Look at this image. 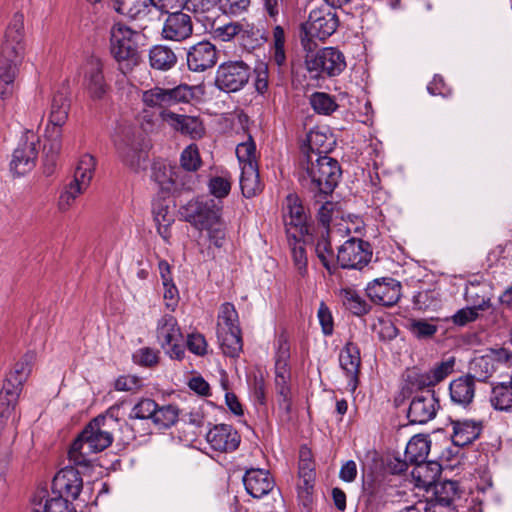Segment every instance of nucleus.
Here are the masks:
<instances>
[{
  "label": "nucleus",
  "instance_id": "obj_43",
  "mask_svg": "<svg viewBox=\"0 0 512 512\" xmlns=\"http://www.w3.org/2000/svg\"><path fill=\"white\" fill-rule=\"evenodd\" d=\"M217 326V330H234L236 332H238V330H241L238 312L234 304L230 302H225L220 306Z\"/></svg>",
  "mask_w": 512,
  "mask_h": 512
},
{
  "label": "nucleus",
  "instance_id": "obj_13",
  "mask_svg": "<svg viewBox=\"0 0 512 512\" xmlns=\"http://www.w3.org/2000/svg\"><path fill=\"white\" fill-rule=\"evenodd\" d=\"M39 137L33 132H26L13 151L10 171L20 177L32 171L38 157Z\"/></svg>",
  "mask_w": 512,
  "mask_h": 512
},
{
  "label": "nucleus",
  "instance_id": "obj_41",
  "mask_svg": "<svg viewBox=\"0 0 512 512\" xmlns=\"http://www.w3.org/2000/svg\"><path fill=\"white\" fill-rule=\"evenodd\" d=\"M491 405L500 411H509L512 409V381L508 383H498L493 385L491 396Z\"/></svg>",
  "mask_w": 512,
  "mask_h": 512
},
{
  "label": "nucleus",
  "instance_id": "obj_8",
  "mask_svg": "<svg viewBox=\"0 0 512 512\" xmlns=\"http://www.w3.org/2000/svg\"><path fill=\"white\" fill-rule=\"evenodd\" d=\"M114 145L120 161L125 166L135 172L145 169L148 160V146L144 143L141 134H136L131 129H124L115 138Z\"/></svg>",
  "mask_w": 512,
  "mask_h": 512
},
{
  "label": "nucleus",
  "instance_id": "obj_42",
  "mask_svg": "<svg viewBox=\"0 0 512 512\" xmlns=\"http://www.w3.org/2000/svg\"><path fill=\"white\" fill-rule=\"evenodd\" d=\"M274 370H289L290 368V342L285 332H281L274 343Z\"/></svg>",
  "mask_w": 512,
  "mask_h": 512
},
{
  "label": "nucleus",
  "instance_id": "obj_5",
  "mask_svg": "<svg viewBox=\"0 0 512 512\" xmlns=\"http://www.w3.org/2000/svg\"><path fill=\"white\" fill-rule=\"evenodd\" d=\"M35 360L34 351L26 352L6 375L0 391V426L12 415Z\"/></svg>",
  "mask_w": 512,
  "mask_h": 512
},
{
  "label": "nucleus",
  "instance_id": "obj_62",
  "mask_svg": "<svg viewBox=\"0 0 512 512\" xmlns=\"http://www.w3.org/2000/svg\"><path fill=\"white\" fill-rule=\"evenodd\" d=\"M409 330L415 337L425 339L437 332V326L425 320H412L409 323Z\"/></svg>",
  "mask_w": 512,
  "mask_h": 512
},
{
  "label": "nucleus",
  "instance_id": "obj_35",
  "mask_svg": "<svg viewBox=\"0 0 512 512\" xmlns=\"http://www.w3.org/2000/svg\"><path fill=\"white\" fill-rule=\"evenodd\" d=\"M338 296L344 308L355 316H363L371 309L366 300L352 288L340 289Z\"/></svg>",
  "mask_w": 512,
  "mask_h": 512
},
{
  "label": "nucleus",
  "instance_id": "obj_52",
  "mask_svg": "<svg viewBox=\"0 0 512 512\" xmlns=\"http://www.w3.org/2000/svg\"><path fill=\"white\" fill-rule=\"evenodd\" d=\"M142 101L148 107L166 108L169 106L167 89L155 86L142 94Z\"/></svg>",
  "mask_w": 512,
  "mask_h": 512
},
{
  "label": "nucleus",
  "instance_id": "obj_17",
  "mask_svg": "<svg viewBox=\"0 0 512 512\" xmlns=\"http://www.w3.org/2000/svg\"><path fill=\"white\" fill-rule=\"evenodd\" d=\"M24 49V15L22 13H15L5 32L1 57L3 59H10L11 57L23 58Z\"/></svg>",
  "mask_w": 512,
  "mask_h": 512
},
{
  "label": "nucleus",
  "instance_id": "obj_34",
  "mask_svg": "<svg viewBox=\"0 0 512 512\" xmlns=\"http://www.w3.org/2000/svg\"><path fill=\"white\" fill-rule=\"evenodd\" d=\"M149 63L153 69L168 71L177 63L175 52L166 45H155L149 50Z\"/></svg>",
  "mask_w": 512,
  "mask_h": 512
},
{
  "label": "nucleus",
  "instance_id": "obj_2",
  "mask_svg": "<svg viewBox=\"0 0 512 512\" xmlns=\"http://www.w3.org/2000/svg\"><path fill=\"white\" fill-rule=\"evenodd\" d=\"M112 411L111 408L106 414L92 419L73 441L68 456L75 466H88L91 454L101 452L112 444L113 436L109 429L117 423Z\"/></svg>",
  "mask_w": 512,
  "mask_h": 512
},
{
  "label": "nucleus",
  "instance_id": "obj_54",
  "mask_svg": "<svg viewBox=\"0 0 512 512\" xmlns=\"http://www.w3.org/2000/svg\"><path fill=\"white\" fill-rule=\"evenodd\" d=\"M202 164L196 144H190L181 153L180 165L186 172H196Z\"/></svg>",
  "mask_w": 512,
  "mask_h": 512
},
{
  "label": "nucleus",
  "instance_id": "obj_46",
  "mask_svg": "<svg viewBox=\"0 0 512 512\" xmlns=\"http://www.w3.org/2000/svg\"><path fill=\"white\" fill-rule=\"evenodd\" d=\"M310 104L317 114L330 115L338 109L333 96L325 92H315L310 96Z\"/></svg>",
  "mask_w": 512,
  "mask_h": 512
},
{
  "label": "nucleus",
  "instance_id": "obj_56",
  "mask_svg": "<svg viewBox=\"0 0 512 512\" xmlns=\"http://www.w3.org/2000/svg\"><path fill=\"white\" fill-rule=\"evenodd\" d=\"M169 106L179 103H189L194 98V88L187 84H180L174 88L167 89Z\"/></svg>",
  "mask_w": 512,
  "mask_h": 512
},
{
  "label": "nucleus",
  "instance_id": "obj_36",
  "mask_svg": "<svg viewBox=\"0 0 512 512\" xmlns=\"http://www.w3.org/2000/svg\"><path fill=\"white\" fill-rule=\"evenodd\" d=\"M240 188L245 198H252L261 192L262 185L259 178L258 166L253 167L251 164L242 166Z\"/></svg>",
  "mask_w": 512,
  "mask_h": 512
},
{
  "label": "nucleus",
  "instance_id": "obj_49",
  "mask_svg": "<svg viewBox=\"0 0 512 512\" xmlns=\"http://www.w3.org/2000/svg\"><path fill=\"white\" fill-rule=\"evenodd\" d=\"M236 156L241 167L248 166L249 164L253 167L258 166L256 144L251 135H248L246 141L237 145Z\"/></svg>",
  "mask_w": 512,
  "mask_h": 512
},
{
  "label": "nucleus",
  "instance_id": "obj_48",
  "mask_svg": "<svg viewBox=\"0 0 512 512\" xmlns=\"http://www.w3.org/2000/svg\"><path fill=\"white\" fill-rule=\"evenodd\" d=\"M315 469L314 464L309 459H300L299 462V478L301 483L299 489L305 492L307 496L312 494L315 483Z\"/></svg>",
  "mask_w": 512,
  "mask_h": 512
},
{
  "label": "nucleus",
  "instance_id": "obj_50",
  "mask_svg": "<svg viewBox=\"0 0 512 512\" xmlns=\"http://www.w3.org/2000/svg\"><path fill=\"white\" fill-rule=\"evenodd\" d=\"M22 60V57H11L10 59H3L1 57L0 83L16 85V78Z\"/></svg>",
  "mask_w": 512,
  "mask_h": 512
},
{
  "label": "nucleus",
  "instance_id": "obj_19",
  "mask_svg": "<svg viewBox=\"0 0 512 512\" xmlns=\"http://www.w3.org/2000/svg\"><path fill=\"white\" fill-rule=\"evenodd\" d=\"M193 34L192 18L182 11L169 13L164 21L161 35L165 40L182 42Z\"/></svg>",
  "mask_w": 512,
  "mask_h": 512
},
{
  "label": "nucleus",
  "instance_id": "obj_21",
  "mask_svg": "<svg viewBox=\"0 0 512 512\" xmlns=\"http://www.w3.org/2000/svg\"><path fill=\"white\" fill-rule=\"evenodd\" d=\"M206 440L213 450L228 453L239 447L241 437L231 425L218 424L207 432Z\"/></svg>",
  "mask_w": 512,
  "mask_h": 512
},
{
  "label": "nucleus",
  "instance_id": "obj_60",
  "mask_svg": "<svg viewBox=\"0 0 512 512\" xmlns=\"http://www.w3.org/2000/svg\"><path fill=\"white\" fill-rule=\"evenodd\" d=\"M208 233V239L216 248H222L226 243L227 227L223 219L217 221L205 229Z\"/></svg>",
  "mask_w": 512,
  "mask_h": 512
},
{
  "label": "nucleus",
  "instance_id": "obj_28",
  "mask_svg": "<svg viewBox=\"0 0 512 512\" xmlns=\"http://www.w3.org/2000/svg\"><path fill=\"white\" fill-rule=\"evenodd\" d=\"M443 466L438 461H424L416 466L412 474L417 477L418 481L427 488V491H435L438 484L448 483V480L439 481Z\"/></svg>",
  "mask_w": 512,
  "mask_h": 512
},
{
  "label": "nucleus",
  "instance_id": "obj_7",
  "mask_svg": "<svg viewBox=\"0 0 512 512\" xmlns=\"http://www.w3.org/2000/svg\"><path fill=\"white\" fill-rule=\"evenodd\" d=\"M305 67L314 79H326L340 75L346 61L343 53L334 47H325L305 56Z\"/></svg>",
  "mask_w": 512,
  "mask_h": 512
},
{
  "label": "nucleus",
  "instance_id": "obj_22",
  "mask_svg": "<svg viewBox=\"0 0 512 512\" xmlns=\"http://www.w3.org/2000/svg\"><path fill=\"white\" fill-rule=\"evenodd\" d=\"M339 364L348 379V388L354 392L359 384L361 366L360 349L357 344L347 342L339 353Z\"/></svg>",
  "mask_w": 512,
  "mask_h": 512
},
{
  "label": "nucleus",
  "instance_id": "obj_51",
  "mask_svg": "<svg viewBox=\"0 0 512 512\" xmlns=\"http://www.w3.org/2000/svg\"><path fill=\"white\" fill-rule=\"evenodd\" d=\"M425 512H448V491L444 484L435 486V491H432L427 501Z\"/></svg>",
  "mask_w": 512,
  "mask_h": 512
},
{
  "label": "nucleus",
  "instance_id": "obj_10",
  "mask_svg": "<svg viewBox=\"0 0 512 512\" xmlns=\"http://www.w3.org/2000/svg\"><path fill=\"white\" fill-rule=\"evenodd\" d=\"M156 337L161 348L171 359L182 360L184 358L183 334L173 315L165 314L158 320Z\"/></svg>",
  "mask_w": 512,
  "mask_h": 512
},
{
  "label": "nucleus",
  "instance_id": "obj_61",
  "mask_svg": "<svg viewBox=\"0 0 512 512\" xmlns=\"http://www.w3.org/2000/svg\"><path fill=\"white\" fill-rule=\"evenodd\" d=\"M239 38L242 40V44L247 48H254L259 43V38H262L260 29L255 25L245 23L242 24V29L239 32Z\"/></svg>",
  "mask_w": 512,
  "mask_h": 512
},
{
  "label": "nucleus",
  "instance_id": "obj_9",
  "mask_svg": "<svg viewBox=\"0 0 512 512\" xmlns=\"http://www.w3.org/2000/svg\"><path fill=\"white\" fill-rule=\"evenodd\" d=\"M181 217L198 230H204L222 219V206L214 199L196 198L179 209Z\"/></svg>",
  "mask_w": 512,
  "mask_h": 512
},
{
  "label": "nucleus",
  "instance_id": "obj_29",
  "mask_svg": "<svg viewBox=\"0 0 512 512\" xmlns=\"http://www.w3.org/2000/svg\"><path fill=\"white\" fill-rule=\"evenodd\" d=\"M475 393L474 376L465 375L450 382V399L454 404L467 408Z\"/></svg>",
  "mask_w": 512,
  "mask_h": 512
},
{
  "label": "nucleus",
  "instance_id": "obj_18",
  "mask_svg": "<svg viewBox=\"0 0 512 512\" xmlns=\"http://www.w3.org/2000/svg\"><path fill=\"white\" fill-rule=\"evenodd\" d=\"M186 60L190 71L204 72L216 65L218 51L211 42L203 40L189 47Z\"/></svg>",
  "mask_w": 512,
  "mask_h": 512
},
{
  "label": "nucleus",
  "instance_id": "obj_63",
  "mask_svg": "<svg viewBox=\"0 0 512 512\" xmlns=\"http://www.w3.org/2000/svg\"><path fill=\"white\" fill-rule=\"evenodd\" d=\"M141 387V379L134 375L119 376L114 382V389L121 392H136Z\"/></svg>",
  "mask_w": 512,
  "mask_h": 512
},
{
  "label": "nucleus",
  "instance_id": "obj_64",
  "mask_svg": "<svg viewBox=\"0 0 512 512\" xmlns=\"http://www.w3.org/2000/svg\"><path fill=\"white\" fill-rule=\"evenodd\" d=\"M135 363L144 367H153L159 361V352L149 347L140 348L134 355Z\"/></svg>",
  "mask_w": 512,
  "mask_h": 512
},
{
  "label": "nucleus",
  "instance_id": "obj_38",
  "mask_svg": "<svg viewBox=\"0 0 512 512\" xmlns=\"http://www.w3.org/2000/svg\"><path fill=\"white\" fill-rule=\"evenodd\" d=\"M217 338L223 354L231 358L239 356L243 347L241 330L238 332L217 330Z\"/></svg>",
  "mask_w": 512,
  "mask_h": 512
},
{
  "label": "nucleus",
  "instance_id": "obj_37",
  "mask_svg": "<svg viewBox=\"0 0 512 512\" xmlns=\"http://www.w3.org/2000/svg\"><path fill=\"white\" fill-rule=\"evenodd\" d=\"M430 450V442L421 435L413 436L406 445L404 457L411 465L424 462Z\"/></svg>",
  "mask_w": 512,
  "mask_h": 512
},
{
  "label": "nucleus",
  "instance_id": "obj_32",
  "mask_svg": "<svg viewBox=\"0 0 512 512\" xmlns=\"http://www.w3.org/2000/svg\"><path fill=\"white\" fill-rule=\"evenodd\" d=\"M491 296L490 288L486 284L470 283L465 287V300L478 311H484L491 306Z\"/></svg>",
  "mask_w": 512,
  "mask_h": 512
},
{
  "label": "nucleus",
  "instance_id": "obj_11",
  "mask_svg": "<svg viewBox=\"0 0 512 512\" xmlns=\"http://www.w3.org/2000/svg\"><path fill=\"white\" fill-rule=\"evenodd\" d=\"M250 76L251 69L244 61H227L218 66L215 85L226 93L237 92L248 83Z\"/></svg>",
  "mask_w": 512,
  "mask_h": 512
},
{
  "label": "nucleus",
  "instance_id": "obj_27",
  "mask_svg": "<svg viewBox=\"0 0 512 512\" xmlns=\"http://www.w3.org/2000/svg\"><path fill=\"white\" fill-rule=\"evenodd\" d=\"M53 487L67 498L76 499L82 488L83 481L79 471L73 467L61 469L53 479Z\"/></svg>",
  "mask_w": 512,
  "mask_h": 512
},
{
  "label": "nucleus",
  "instance_id": "obj_57",
  "mask_svg": "<svg viewBox=\"0 0 512 512\" xmlns=\"http://www.w3.org/2000/svg\"><path fill=\"white\" fill-rule=\"evenodd\" d=\"M248 384L254 401L266 405V384L262 373H254Z\"/></svg>",
  "mask_w": 512,
  "mask_h": 512
},
{
  "label": "nucleus",
  "instance_id": "obj_24",
  "mask_svg": "<svg viewBox=\"0 0 512 512\" xmlns=\"http://www.w3.org/2000/svg\"><path fill=\"white\" fill-rule=\"evenodd\" d=\"M283 221L286 235H288V229H291L294 233L300 234V236H304V233L307 232L304 207L299 197L295 194H289L285 199Z\"/></svg>",
  "mask_w": 512,
  "mask_h": 512
},
{
  "label": "nucleus",
  "instance_id": "obj_16",
  "mask_svg": "<svg viewBox=\"0 0 512 512\" xmlns=\"http://www.w3.org/2000/svg\"><path fill=\"white\" fill-rule=\"evenodd\" d=\"M401 283L391 277L375 279L366 287V294L375 304L391 307L401 298Z\"/></svg>",
  "mask_w": 512,
  "mask_h": 512
},
{
  "label": "nucleus",
  "instance_id": "obj_20",
  "mask_svg": "<svg viewBox=\"0 0 512 512\" xmlns=\"http://www.w3.org/2000/svg\"><path fill=\"white\" fill-rule=\"evenodd\" d=\"M152 177L166 192L191 191L195 185V179L192 176L182 175L166 166H155Z\"/></svg>",
  "mask_w": 512,
  "mask_h": 512
},
{
  "label": "nucleus",
  "instance_id": "obj_12",
  "mask_svg": "<svg viewBox=\"0 0 512 512\" xmlns=\"http://www.w3.org/2000/svg\"><path fill=\"white\" fill-rule=\"evenodd\" d=\"M372 258L370 243L362 239L350 238L339 248L336 255L337 269H363Z\"/></svg>",
  "mask_w": 512,
  "mask_h": 512
},
{
  "label": "nucleus",
  "instance_id": "obj_14",
  "mask_svg": "<svg viewBox=\"0 0 512 512\" xmlns=\"http://www.w3.org/2000/svg\"><path fill=\"white\" fill-rule=\"evenodd\" d=\"M339 26V19L335 9L323 6L313 9L308 21L303 25L306 36L326 40L333 35Z\"/></svg>",
  "mask_w": 512,
  "mask_h": 512
},
{
  "label": "nucleus",
  "instance_id": "obj_1",
  "mask_svg": "<svg viewBox=\"0 0 512 512\" xmlns=\"http://www.w3.org/2000/svg\"><path fill=\"white\" fill-rule=\"evenodd\" d=\"M447 375L448 361H442L425 373L416 367L406 369L401 394L403 397H412L407 410L410 424H426L435 418L440 406L435 391L430 388L444 380Z\"/></svg>",
  "mask_w": 512,
  "mask_h": 512
},
{
  "label": "nucleus",
  "instance_id": "obj_15",
  "mask_svg": "<svg viewBox=\"0 0 512 512\" xmlns=\"http://www.w3.org/2000/svg\"><path fill=\"white\" fill-rule=\"evenodd\" d=\"M160 118L174 131L192 140H199L205 135V126L199 116L177 114L164 109L160 112Z\"/></svg>",
  "mask_w": 512,
  "mask_h": 512
},
{
  "label": "nucleus",
  "instance_id": "obj_44",
  "mask_svg": "<svg viewBox=\"0 0 512 512\" xmlns=\"http://www.w3.org/2000/svg\"><path fill=\"white\" fill-rule=\"evenodd\" d=\"M180 411L176 405L168 404L155 408L153 423L160 429H167L176 424L179 419Z\"/></svg>",
  "mask_w": 512,
  "mask_h": 512
},
{
  "label": "nucleus",
  "instance_id": "obj_58",
  "mask_svg": "<svg viewBox=\"0 0 512 512\" xmlns=\"http://www.w3.org/2000/svg\"><path fill=\"white\" fill-rule=\"evenodd\" d=\"M209 192L218 199L227 197L231 191V181L227 177L214 176L208 182Z\"/></svg>",
  "mask_w": 512,
  "mask_h": 512
},
{
  "label": "nucleus",
  "instance_id": "obj_23",
  "mask_svg": "<svg viewBox=\"0 0 512 512\" xmlns=\"http://www.w3.org/2000/svg\"><path fill=\"white\" fill-rule=\"evenodd\" d=\"M84 86L94 100L102 99L106 94L108 85L103 74L101 60L92 58L87 61L84 69Z\"/></svg>",
  "mask_w": 512,
  "mask_h": 512
},
{
  "label": "nucleus",
  "instance_id": "obj_53",
  "mask_svg": "<svg viewBox=\"0 0 512 512\" xmlns=\"http://www.w3.org/2000/svg\"><path fill=\"white\" fill-rule=\"evenodd\" d=\"M86 189L79 186L72 181L66 184L63 190L60 193L58 199V208L60 211L64 212L70 209V207L74 204L76 198L81 195Z\"/></svg>",
  "mask_w": 512,
  "mask_h": 512
},
{
  "label": "nucleus",
  "instance_id": "obj_33",
  "mask_svg": "<svg viewBox=\"0 0 512 512\" xmlns=\"http://www.w3.org/2000/svg\"><path fill=\"white\" fill-rule=\"evenodd\" d=\"M275 372V390L278 397V405L280 409L286 413H290L292 407L291 398V371L289 370H274Z\"/></svg>",
  "mask_w": 512,
  "mask_h": 512
},
{
  "label": "nucleus",
  "instance_id": "obj_4",
  "mask_svg": "<svg viewBox=\"0 0 512 512\" xmlns=\"http://www.w3.org/2000/svg\"><path fill=\"white\" fill-rule=\"evenodd\" d=\"M146 36L130 26L118 22L110 29V53L122 72L130 71L140 62V47L145 45Z\"/></svg>",
  "mask_w": 512,
  "mask_h": 512
},
{
  "label": "nucleus",
  "instance_id": "obj_3",
  "mask_svg": "<svg viewBox=\"0 0 512 512\" xmlns=\"http://www.w3.org/2000/svg\"><path fill=\"white\" fill-rule=\"evenodd\" d=\"M302 172L300 181L302 185L315 194L330 195L340 180L342 170L338 161L313 149L307 155L306 161L301 162Z\"/></svg>",
  "mask_w": 512,
  "mask_h": 512
},
{
  "label": "nucleus",
  "instance_id": "obj_45",
  "mask_svg": "<svg viewBox=\"0 0 512 512\" xmlns=\"http://www.w3.org/2000/svg\"><path fill=\"white\" fill-rule=\"evenodd\" d=\"M149 0H116L115 10L124 16L137 18L147 14L150 10Z\"/></svg>",
  "mask_w": 512,
  "mask_h": 512
},
{
  "label": "nucleus",
  "instance_id": "obj_40",
  "mask_svg": "<svg viewBox=\"0 0 512 512\" xmlns=\"http://www.w3.org/2000/svg\"><path fill=\"white\" fill-rule=\"evenodd\" d=\"M95 167V158L90 154L83 155L77 164L71 181L87 190L94 176Z\"/></svg>",
  "mask_w": 512,
  "mask_h": 512
},
{
  "label": "nucleus",
  "instance_id": "obj_59",
  "mask_svg": "<svg viewBox=\"0 0 512 512\" xmlns=\"http://www.w3.org/2000/svg\"><path fill=\"white\" fill-rule=\"evenodd\" d=\"M217 5L223 14L238 16L248 9L250 0H217Z\"/></svg>",
  "mask_w": 512,
  "mask_h": 512
},
{
  "label": "nucleus",
  "instance_id": "obj_47",
  "mask_svg": "<svg viewBox=\"0 0 512 512\" xmlns=\"http://www.w3.org/2000/svg\"><path fill=\"white\" fill-rule=\"evenodd\" d=\"M413 308L419 311L436 310L440 306L439 293L435 290L418 291L413 296Z\"/></svg>",
  "mask_w": 512,
  "mask_h": 512
},
{
  "label": "nucleus",
  "instance_id": "obj_26",
  "mask_svg": "<svg viewBox=\"0 0 512 512\" xmlns=\"http://www.w3.org/2000/svg\"><path fill=\"white\" fill-rule=\"evenodd\" d=\"M450 424L453 425V435L450 437L453 445L464 447L473 443L479 438L482 431V422L469 419L450 418Z\"/></svg>",
  "mask_w": 512,
  "mask_h": 512
},
{
  "label": "nucleus",
  "instance_id": "obj_25",
  "mask_svg": "<svg viewBox=\"0 0 512 512\" xmlns=\"http://www.w3.org/2000/svg\"><path fill=\"white\" fill-rule=\"evenodd\" d=\"M243 484L250 496L260 499L273 490L275 482L268 470L251 468L245 472Z\"/></svg>",
  "mask_w": 512,
  "mask_h": 512
},
{
  "label": "nucleus",
  "instance_id": "obj_6",
  "mask_svg": "<svg viewBox=\"0 0 512 512\" xmlns=\"http://www.w3.org/2000/svg\"><path fill=\"white\" fill-rule=\"evenodd\" d=\"M70 100L66 93L57 92L53 95L48 125L46 127V143L44 151L47 156L54 159L62 148V126L68 119Z\"/></svg>",
  "mask_w": 512,
  "mask_h": 512
},
{
  "label": "nucleus",
  "instance_id": "obj_31",
  "mask_svg": "<svg viewBox=\"0 0 512 512\" xmlns=\"http://www.w3.org/2000/svg\"><path fill=\"white\" fill-rule=\"evenodd\" d=\"M315 253L329 274H334L337 271L336 257L330 240V229L318 232Z\"/></svg>",
  "mask_w": 512,
  "mask_h": 512
},
{
  "label": "nucleus",
  "instance_id": "obj_39",
  "mask_svg": "<svg viewBox=\"0 0 512 512\" xmlns=\"http://www.w3.org/2000/svg\"><path fill=\"white\" fill-rule=\"evenodd\" d=\"M286 33L281 25H276L272 29V38L270 43V57L271 60L278 66L281 67L286 63Z\"/></svg>",
  "mask_w": 512,
  "mask_h": 512
},
{
  "label": "nucleus",
  "instance_id": "obj_30",
  "mask_svg": "<svg viewBox=\"0 0 512 512\" xmlns=\"http://www.w3.org/2000/svg\"><path fill=\"white\" fill-rule=\"evenodd\" d=\"M287 241L291 253V259L295 269L301 277L308 274V257L303 236L288 229Z\"/></svg>",
  "mask_w": 512,
  "mask_h": 512
},
{
  "label": "nucleus",
  "instance_id": "obj_55",
  "mask_svg": "<svg viewBox=\"0 0 512 512\" xmlns=\"http://www.w3.org/2000/svg\"><path fill=\"white\" fill-rule=\"evenodd\" d=\"M157 403L150 398L140 399L131 409L129 419H153Z\"/></svg>",
  "mask_w": 512,
  "mask_h": 512
}]
</instances>
